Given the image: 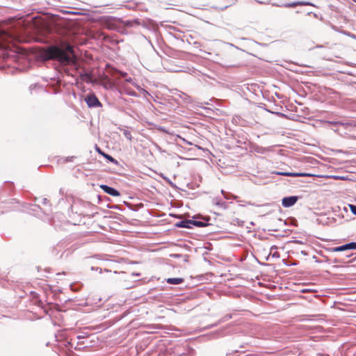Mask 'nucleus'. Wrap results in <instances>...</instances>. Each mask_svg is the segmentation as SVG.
<instances>
[{
	"instance_id": "obj_1",
	"label": "nucleus",
	"mask_w": 356,
	"mask_h": 356,
	"mask_svg": "<svg viewBox=\"0 0 356 356\" xmlns=\"http://www.w3.org/2000/svg\"><path fill=\"white\" fill-rule=\"evenodd\" d=\"M50 58L57 60L63 65H67L74 62L72 57L59 48H54L51 50Z\"/></svg>"
},
{
	"instance_id": "obj_2",
	"label": "nucleus",
	"mask_w": 356,
	"mask_h": 356,
	"mask_svg": "<svg viewBox=\"0 0 356 356\" xmlns=\"http://www.w3.org/2000/svg\"><path fill=\"white\" fill-rule=\"evenodd\" d=\"M85 102L89 108H97L102 107V103L95 94H90L87 95L85 98Z\"/></svg>"
},
{
	"instance_id": "obj_3",
	"label": "nucleus",
	"mask_w": 356,
	"mask_h": 356,
	"mask_svg": "<svg viewBox=\"0 0 356 356\" xmlns=\"http://www.w3.org/2000/svg\"><path fill=\"white\" fill-rule=\"evenodd\" d=\"M299 197L296 195H291L284 197L282 200V205L284 208H289L293 206L298 200Z\"/></svg>"
},
{
	"instance_id": "obj_4",
	"label": "nucleus",
	"mask_w": 356,
	"mask_h": 356,
	"mask_svg": "<svg viewBox=\"0 0 356 356\" xmlns=\"http://www.w3.org/2000/svg\"><path fill=\"white\" fill-rule=\"evenodd\" d=\"M275 175L286 176V177H312V175L309 173L305 172H283V171H277L275 172Z\"/></svg>"
},
{
	"instance_id": "obj_5",
	"label": "nucleus",
	"mask_w": 356,
	"mask_h": 356,
	"mask_svg": "<svg viewBox=\"0 0 356 356\" xmlns=\"http://www.w3.org/2000/svg\"><path fill=\"white\" fill-rule=\"evenodd\" d=\"M100 188L103 190V191L111 196L118 197L120 195V193L115 188L109 186L108 185L102 184Z\"/></svg>"
},
{
	"instance_id": "obj_6",
	"label": "nucleus",
	"mask_w": 356,
	"mask_h": 356,
	"mask_svg": "<svg viewBox=\"0 0 356 356\" xmlns=\"http://www.w3.org/2000/svg\"><path fill=\"white\" fill-rule=\"evenodd\" d=\"M210 218L209 217L203 218L201 220L197 219V218H194V219H193V227H204L208 226L210 225L208 222Z\"/></svg>"
},
{
	"instance_id": "obj_7",
	"label": "nucleus",
	"mask_w": 356,
	"mask_h": 356,
	"mask_svg": "<svg viewBox=\"0 0 356 356\" xmlns=\"http://www.w3.org/2000/svg\"><path fill=\"white\" fill-rule=\"evenodd\" d=\"M177 227L191 229L193 227V220L186 219L175 223Z\"/></svg>"
},
{
	"instance_id": "obj_8",
	"label": "nucleus",
	"mask_w": 356,
	"mask_h": 356,
	"mask_svg": "<svg viewBox=\"0 0 356 356\" xmlns=\"http://www.w3.org/2000/svg\"><path fill=\"white\" fill-rule=\"evenodd\" d=\"M297 6H314V4L309 1H296V2L285 3V4H283L282 6H284L286 8H294Z\"/></svg>"
},
{
	"instance_id": "obj_9",
	"label": "nucleus",
	"mask_w": 356,
	"mask_h": 356,
	"mask_svg": "<svg viewBox=\"0 0 356 356\" xmlns=\"http://www.w3.org/2000/svg\"><path fill=\"white\" fill-rule=\"evenodd\" d=\"M175 95H177L179 98L181 99L183 102L185 104H189L192 102L191 97L183 92L177 91V92L175 93Z\"/></svg>"
},
{
	"instance_id": "obj_10",
	"label": "nucleus",
	"mask_w": 356,
	"mask_h": 356,
	"mask_svg": "<svg viewBox=\"0 0 356 356\" xmlns=\"http://www.w3.org/2000/svg\"><path fill=\"white\" fill-rule=\"evenodd\" d=\"M212 202L214 205H216L223 209L227 208V203L222 201L220 197H216L213 199Z\"/></svg>"
},
{
	"instance_id": "obj_11",
	"label": "nucleus",
	"mask_w": 356,
	"mask_h": 356,
	"mask_svg": "<svg viewBox=\"0 0 356 356\" xmlns=\"http://www.w3.org/2000/svg\"><path fill=\"white\" fill-rule=\"evenodd\" d=\"M254 150L257 153L264 154L268 152L272 151L273 147H264L261 146H257V147H255Z\"/></svg>"
},
{
	"instance_id": "obj_12",
	"label": "nucleus",
	"mask_w": 356,
	"mask_h": 356,
	"mask_svg": "<svg viewBox=\"0 0 356 356\" xmlns=\"http://www.w3.org/2000/svg\"><path fill=\"white\" fill-rule=\"evenodd\" d=\"M330 124H334V125L340 124V125L344 126L345 127H347L348 126L352 127H356V121H354V120L349 122H330Z\"/></svg>"
},
{
	"instance_id": "obj_13",
	"label": "nucleus",
	"mask_w": 356,
	"mask_h": 356,
	"mask_svg": "<svg viewBox=\"0 0 356 356\" xmlns=\"http://www.w3.org/2000/svg\"><path fill=\"white\" fill-rule=\"evenodd\" d=\"M184 279L180 277H172L167 279V283L170 284L177 285L184 282Z\"/></svg>"
},
{
	"instance_id": "obj_14",
	"label": "nucleus",
	"mask_w": 356,
	"mask_h": 356,
	"mask_svg": "<svg viewBox=\"0 0 356 356\" xmlns=\"http://www.w3.org/2000/svg\"><path fill=\"white\" fill-rule=\"evenodd\" d=\"M232 317V314H226L225 316H223L221 319H220L218 321V323H215L214 325H211L209 326V327H213L214 326H216L218 325V324L221 323H223V322H225L229 319H231Z\"/></svg>"
},
{
	"instance_id": "obj_15",
	"label": "nucleus",
	"mask_w": 356,
	"mask_h": 356,
	"mask_svg": "<svg viewBox=\"0 0 356 356\" xmlns=\"http://www.w3.org/2000/svg\"><path fill=\"white\" fill-rule=\"evenodd\" d=\"M343 247L344 248V250H356V242H350L348 243H346L343 245Z\"/></svg>"
},
{
	"instance_id": "obj_16",
	"label": "nucleus",
	"mask_w": 356,
	"mask_h": 356,
	"mask_svg": "<svg viewBox=\"0 0 356 356\" xmlns=\"http://www.w3.org/2000/svg\"><path fill=\"white\" fill-rule=\"evenodd\" d=\"M72 211H74V212L76 213H79V215H85V213H84V212L83 211H81V210L77 209V204L76 203H74L72 206Z\"/></svg>"
},
{
	"instance_id": "obj_17",
	"label": "nucleus",
	"mask_w": 356,
	"mask_h": 356,
	"mask_svg": "<svg viewBox=\"0 0 356 356\" xmlns=\"http://www.w3.org/2000/svg\"><path fill=\"white\" fill-rule=\"evenodd\" d=\"M331 250L332 252H343V251H345L344 248L343 247V245H340V246L332 248Z\"/></svg>"
},
{
	"instance_id": "obj_18",
	"label": "nucleus",
	"mask_w": 356,
	"mask_h": 356,
	"mask_svg": "<svg viewBox=\"0 0 356 356\" xmlns=\"http://www.w3.org/2000/svg\"><path fill=\"white\" fill-rule=\"evenodd\" d=\"M118 74H119L120 75L121 77H123L124 79H126L128 76L127 73V72H122V71H120L118 70H115Z\"/></svg>"
},
{
	"instance_id": "obj_19",
	"label": "nucleus",
	"mask_w": 356,
	"mask_h": 356,
	"mask_svg": "<svg viewBox=\"0 0 356 356\" xmlns=\"http://www.w3.org/2000/svg\"><path fill=\"white\" fill-rule=\"evenodd\" d=\"M104 156L112 163H116V160L108 154H104Z\"/></svg>"
},
{
	"instance_id": "obj_20",
	"label": "nucleus",
	"mask_w": 356,
	"mask_h": 356,
	"mask_svg": "<svg viewBox=\"0 0 356 356\" xmlns=\"http://www.w3.org/2000/svg\"><path fill=\"white\" fill-rule=\"evenodd\" d=\"M349 207L351 212L356 216V205L350 204Z\"/></svg>"
},
{
	"instance_id": "obj_21",
	"label": "nucleus",
	"mask_w": 356,
	"mask_h": 356,
	"mask_svg": "<svg viewBox=\"0 0 356 356\" xmlns=\"http://www.w3.org/2000/svg\"><path fill=\"white\" fill-rule=\"evenodd\" d=\"M124 134L127 139L131 140V134L129 131H124Z\"/></svg>"
},
{
	"instance_id": "obj_22",
	"label": "nucleus",
	"mask_w": 356,
	"mask_h": 356,
	"mask_svg": "<svg viewBox=\"0 0 356 356\" xmlns=\"http://www.w3.org/2000/svg\"><path fill=\"white\" fill-rule=\"evenodd\" d=\"M125 81H127V82H128V83H131V84H133V85L135 83H134V79H133L131 77H128V76H127V77L125 79Z\"/></svg>"
},
{
	"instance_id": "obj_23",
	"label": "nucleus",
	"mask_w": 356,
	"mask_h": 356,
	"mask_svg": "<svg viewBox=\"0 0 356 356\" xmlns=\"http://www.w3.org/2000/svg\"><path fill=\"white\" fill-rule=\"evenodd\" d=\"M236 221L237 224L238 225H240V226H243V224H244V221L243 220H239L238 218L236 220Z\"/></svg>"
},
{
	"instance_id": "obj_24",
	"label": "nucleus",
	"mask_w": 356,
	"mask_h": 356,
	"mask_svg": "<svg viewBox=\"0 0 356 356\" xmlns=\"http://www.w3.org/2000/svg\"><path fill=\"white\" fill-rule=\"evenodd\" d=\"M92 270H99V273H102V268H99L98 267H91Z\"/></svg>"
},
{
	"instance_id": "obj_25",
	"label": "nucleus",
	"mask_w": 356,
	"mask_h": 356,
	"mask_svg": "<svg viewBox=\"0 0 356 356\" xmlns=\"http://www.w3.org/2000/svg\"><path fill=\"white\" fill-rule=\"evenodd\" d=\"M334 179H339V180H344V179H345V177H342V176H335V177H334Z\"/></svg>"
},
{
	"instance_id": "obj_26",
	"label": "nucleus",
	"mask_w": 356,
	"mask_h": 356,
	"mask_svg": "<svg viewBox=\"0 0 356 356\" xmlns=\"http://www.w3.org/2000/svg\"><path fill=\"white\" fill-rule=\"evenodd\" d=\"M48 200L47 198H43L42 200V203L43 204H47L48 203Z\"/></svg>"
},
{
	"instance_id": "obj_27",
	"label": "nucleus",
	"mask_w": 356,
	"mask_h": 356,
	"mask_svg": "<svg viewBox=\"0 0 356 356\" xmlns=\"http://www.w3.org/2000/svg\"><path fill=\"white\" fill-rule=\"evenodd\" d=\"M81 204L83 206H86V205L90 206L91 205L89 202H81Z\"/></svg>"
},
{
	"instance_id": "obj_28",
	"label": "nucleus",
	"mask_w": 356,
	"mask_h": 356,
	"mask_svg": "<svg viewBox=\"0 0 356 356\" xmlns=\"http://www.w3.org/2000/svg\"><path fill=\"white\" fill-rule=\"evenodd\" d=\"M181 139L186 143V144H188V145H191L192 143L187 141L186 140H185L184 138H181Z\"/></svg>"
},
{
	"instance_id": "obj_29",
	"label": "nucleus",
	"mask_w": 356,
	"mask_h": 356,
	"mask_svg": "<svg viewBox=\"0 0 356 356\" xmlns=\"http://www.w3.org/2000/svg\"><path fill=\"white\" fill-rule=\"evenodd\" d=\"M97 150L104 156V154H105L101 149L99 147H97Z\"/></svg>"
},
{
	"instance_id": "obj_30",
	"label": "nucleus",
	"mask_w": 356,
	"mask_h": 356,
	"mask_svg": "<svg viewBox=\"0 0 356 356\" xmlns=\"http://www.w3.org/2000/svg\"><path fill=\"white\" fill-rule=\"evenodd\" d=\"M228 6H225L219 7V8L221 9V10H223V9L227 8Z\"/></svg>"
},
{
	"instance_id": "obj_31",
	"label": "nucleus",
	"mask_w": 356,
	"mask_h": 356,
	"mask_svg": "<svg viewBox=\"0 0 356 356\" xmlns=\"http://www.w3.org/2000/svg\"><path fill=\"white\" fill-rule=\"evenodd\" d=\"M224 197L227 200H229L230 198L228 193H227L226 195L224 196Z\"/></svg>"
},
{
	"instance_id": "obj_32",
	"label": "nucleus",
	"mask_w": 356,
	"mask_h": 356,
	"mask_svg": "<svg viewBox=\"0 0 356 356\" xmlns=\"http://www.w3.org/2000/svg\"><path fill=\"white\" fill-rule=\"evenodd\" d=\"M221 193L223 195V196L226 195L227 194V193L223 190H221Z\"/></svg>"
},
{
	"instance_id": "obj_33",
	"label": "nucleus",
	"mask_w": 356,
	"mask_h": 356,
	"mask_svg": "<svg viewBox=\"0 0 356 356\" xmlns=\"http://www.w3.org/2000/svg\"><path fill=\"white\" fill-rule=\"evenodd\" d=\"M156 147L157 149L161 150V147L158 145L156 144Z\"/></svg>"
},
{
	"instance_id": "obj_34",
	"label": "nucleus",
	"mask_w": 356,
	"mask_h": 356,
	"mask_svg": "<svg viewBox=\"0 0 356 356\" xmlns=\"http://www.w3.org/2000/svg\"><path fill=\"white\" fill-rule=\"evenodd\" d=\"M350 256H352V254H346V257H350Z\"/></svg>"
},
{
	"instance_id": "obj_35",
	"label": "nucleus",
	"mask_w": 356,
	"mask_h": 356,
	"mask_svg": "<svg viewBox=\"0 0 356 356\" xmlns=\"http://www.w3.org/2000/svg\"><path fill=\"white\" fill-rule=\"evenodd\" d=\"M101 6H100V5H96V6H95L94 7H95V8H99V7H101Z\"/></svg>"
},
{
	"instance_id": "obj_36",
	"label": "nucleus",
	"mask_w": 356,
	"mask_h": 356,
	"mask_svg": "<svg viewBox=\"0 0 356 356\" xmlns=\"http://www.w3.org/2000/svg\"><path fill=\"white\" fill-rule=\"evenodd\" d=\"M86 74H81V76L83 77V76H86Z\"/></svg>"
},
{
	"instance_id": "obj_37",
	"label": "nucleus",
	"mask_w": 356,
	"mask_h": 356,
	"mask_svg": "<svg viewBox=\"0 0 356 356\" xmlns=\"http://www.w3.org/2000/svg\"><path fill=\"white\" fill-rule=\"evenodd\" d=\"M273 256H277V257H279V255H277V254H273Z\"/></svg>"
},
{
	"instance_id": "obj_38",
	"label": "nucleus",
	"mask_w": 356,
	"mask_h": 356,
	"mask_svg": "<svg viewBox=\"0 0 356 356\" xmlns=\"http://www.w3.org/2000/svg\"><path fill=\"white\" fill-rule=\"evenodd\" d=\"M273 256H277V257H279V255H277V254H273Z\"/></svg>"
},
{
	"instance_id": "obj_39",
	"label": "nucleus",
	"mask_w": 356,
	"mask_h": 356,
	"mask_svg": "<svg viewBox=\"0 0 356 356\" xmlns=\"http://www.w3.org/2000/svg\"><path fill=\"white\" fill-rule=\"evenodd\" d=\"M273 256H277V257H279V255H277V254H273Z\"/></svg>"
},
{
	"instance_id": "obj_40",
	"label": "nucleus",
	"mask_w": 356,
	"mask_h": 356,
	"mask_svg": "<svg viewBox=\"0 0 356 356\" xmlns=\"http://www.w3.org/2000/svg\"><path fill=\"white\" fill-rule=\"evenodd\" d=\"M179 257V255H178V254L175 255V257Z\"/></svg>"
}]
</instances>
